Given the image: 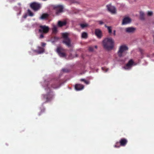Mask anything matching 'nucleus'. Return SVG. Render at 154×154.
<instances>
[{"label":"nucleus","instance_id":"obj_6","mask_svg":"<svg viewBox=\"0 0 154 154\" xmlns=\"http://www.w3.org/2000/svg\"><path fill=\"white\" fill-rule=\"evenodd\" d=\"M53 8L55 11L56 14L57 15L63 11V6L60 5H55Z\"/></svg>","mask_w":154,"mask_h":154},{"label":"nucleus","instance_id":"obj_20","mask_svg":"<svg viewBox=\"0 0 154 154\" xmlns=\"http://www.w3.org/2000/svg\"><path fill=\"white\" fill-rule=\"evenodd\" d=\"M88 37V34L85 32H83L82 34V38H86Z\"/></svg>","mask_w":154,"mask_h":154},{"label":"nucleus","instance_id":"obj_24","mask_svg":"<svg viewBox=\"0 0 154 154\" xmlns=\"http://www.w3.org/2000/svg\"><path fill=\"white\" fill-rule=\"evenodd\" d=\"M52 31L54 33H56L57 32V28L56 26H54L53 29Z\"/></svg>","mask_w":154,"mask_h":154},{"label":"nucleus","instance_id":"obj_33","mask_svg":"<svg viewBox=\"0 0 154 154\" xmlns=\"http://www.w3.org/2000/svg\"><path fill=\"white\" fill-rule=\"evenodd\" d=\"M46 44L45 43H43V42H42V43H41V45L42 47L45 46V45H46Z\"/></svg>","mask_w":154,"mask_h":154},{"label":"nucleus","instance_id":"obj_21","mask_svg":"<svg viewBox=\"0 0 154 154\" xmlns=\"http://www.w3.org/2000/svg\"><path fill=\"white\" fill-rule=\"evenodd\" d=\"M80 81L81 82H84L86 85H88L89 84V81L86 80L85 79H80Z\"/></svg>","mask_w":154,"mask_h":154},{"label":"nucleus","instance_id":"obj_41","mask_svg":"<svg viewBox=\"0 0 154 154\" xmlns=\"http://www.w3.org/2000/svg\"><path fill=\"white\" fill-rule=\"evenodd\" d=\"M18 4L19 5H20V3H18Z\"/></svg>","mask_w":154,"mask_h":154},{"label":"nucleus","instance_id":"obj_18","mask_svg":"<svg viewBox=\"0 0 154 154\" xmlns=\"http://www.w3.org/2000/svg\"><path fill=\"white\" fill-rule=\"evenodd\" d=\"M49 15L47 14H42L40 17V19L42 20H44L47 18L49 16Z\"/></svg>","mask_w":154,"mask_h":154},{"label":"nucleus","instance_id":"obj_22","mask_svg":"<svg viewBox=\"0 0 154 154\" xmlns=\"http://www.w3.org/2000/svg\"><path fill=\"white\" fill-rule=\"evenodd\" d=\"M105 26L107 28L109 33H111L112 32L111 27V26H107L106 25H105Z\"/></svg>","mask_w":154,"mask_h":154},{"label":"nucleus","instance_id":"obj_14","mask_svg":"<svg viewBox=\"0 0 154 154\" xmlns=\"http://www.w3.org/2000/svg\"><path fill=\"white\" fill-rule=\"evenodd\" d=\"M84 88L83 85L81 84H77L75 85V89L76 90L80 91Z\"/></svg>","mask_w":154,"mask_h":154},{"label":"nucleus","instance_id":"obj_9","mask_svg":"<svg viewBox=\"0 0 154 154\" xmlns=\"http://www.w3.org/2000/svg\"><path fill=\"white\" fill-rule=\"evenodd\" d=\"M125 51V45L120 46L117 52L119 57H121L123 56V54Z\"/></svg>","mask_w":154,"mask_h":154},{"label":"nucleus","instance_id":"obj_23","mask_svg":"<svg viewBox=\"0 0 154 154\" xmlns=\"http://www.w3.org/2000/svg\"><path fill=\"white\" fill-rule=\"evenodd\" d=\"M80 26H81V27L82 29L84 28H85L87 27L88 26V24H86V23H85V24H80Z\"/></svg>","mask_w":154,"mask_h":154},{"label":"nucleus","instance_id":"obj_28","mask_svg":"<svg viewBox=\"0 0 154 154\" xmlns=\"http://www.w3.org/2000/svg\"><path fill=\"white\" fill-rule=\"evenodd\" d=\"M45 111V109L43 108L42 109H41L40 112L39 114V115L40 116L41 114L43 112H44Z\"/></svg>","mask_w":154,"mask_h":154},{"label":"nucleus","instance_id":"obj_10","mask_svg":"<svg viewBox=\"0 0 154 154\" xmlns=\"http://www.w3.org/2000/svg\"><path fill=\"white\" fill-rule=\"evenodd\" d=\"M125 145V139H123L120 140L119 142L116 143L114 147L116 148H119L120 146H124Z\"/></svg>","mask_w":154,"mask_h":154},{"label":"nucleus","instance_id":"obj_42","mask_svg":"<svg viewBox=\"0 0 154 154\" xmlns=\"http://www.w3.org/2000/svg\"><path fill=\"white\" fill-rule=\"evenodd\" d=\"M123 68H125V66H123Z\"/></svg>","mask_w":154,"mask_h":154},{"label":"nucleus","instance_id":"obj_15","mask_svg":"<svg viewBox=\"0 0 154 154\" xmlns=\"http://www.w3.org/2000/svg\"><path fill=\"white\" fill-rule=\"evenodd\" d=\"M136 28L133 27H129L126 29V31L128 33H133L135 32Z\"/></svg>","mask_w":154,"mask_h":154},{"label":"nucleus","instance_id":"obj_37","mask_svg":"<svg viewBox=\"0 0 154 154\" xmlns=\"http://www.w3.org/2000/svg\"><path fill=\"white\" fill-rule=\"evenodd\" d=\"M128 48L126 46V51L128 50Z\"/></svg>","mask_w":154,"mask_h":154},{"label":"nucleus","instance_id":"obj_39","mask_svg":"<svg viewBox=\"0 0 154 154\" xmlns=\"http://www.w3.org/2000/svg\"><path fill=\"white\" fill-rule=\"evenodd\" d=\"M95 48H97V46H95Z\"/></svg>","mask_w":154,"mask_h":154},{"label":"nucleus","instance_id":"obj_2","mask_svg":"<svg viewBox=\"0 0 154 154\" xmlns=\"http://www.w3.org/2000/svg\"><path fill=\"white\" fill-rule=\"evenodd\" d=\"M114 42L111 38H106L103 41V47L107 50H112L114 47Z\"/></svg>","mask_w":154,"mask_h":154},{"label":"nucleus","instance_id":"obj_36","mask_svg":"<svg viewBox=\"0 0 154 154\" xmlns=\"http://www.w3.org/2000/svg\"><path fill=\"white\" fill-rule=\"evenodd\" d=\"M113 34L114 35H116V30H114L113 31Z\"/></svg>","mask_w":154,"mask_h":154},{"label":"nucleus","instance_id":"obj_26","mask_svg":"<svg viewBox=\"0 0 154 154\" xmlns=\"http://www.w3.org/2000/svg\"><path fill=\"white\" fill-rule=\"evenodd\" d=\"M153 14V13L152 11H148L147 12V15L149 16H152Z\"/></svg>","mask_w":154,"mask_h":154},{"label":"nucleus","instance_id":"obj_32","mask_svg":"<svg viewBox=\"0 0 154 154\" xmlns=\"http://www.w3.org/2000/svg\"><path fill=\"white\" fill-rule=\"evenodd\" d=\"M44 37V36L43 35V34H41L39 38H43Z\"/></svg>","mask_w":154,"mask_h":154},{"label":"nucleus","instance_id":"obj_35","mask_svg":"<svg viewBox=\"0 0 154 154\" xmlns=\"http://www.w3.org/2000/svg\"><path fill=\"white\" fill-rule=\"evenodd\" d=\"M62 70L63 72H68L67 70L66 69H62Z\"/></svg>","mask_w":154,"mask_h":154},{"label":"nucleus","instance_id":"obj_3","mask_svg":"<svg viewBox=\"0 0 154 154\" xmlns=\"http://www.w3.org/2000/svg\"><path fill=\"white\" fill-rule=\"evenodd\" d=\"M62 36L63 39V43L65 44L68 47H70L71 46V40L68 37V33L66 32L62 33Z\"/></svg>","mask_w":154,"mask_h":154},{"label":"nucleus","instance_id":"obj_30","mask_svg":"<svg viewBox=\"0 0 154 154\" xmlns=\"http://www.w3.org/2000/svg\"><path fill=\"white\" fill-rule=\"evenodd\" d=\"M130 3H132L137 1V0H127Z\"/></svg>","mask_w":154,"mask_h":154},{"label":"nucleus","instance_id":"obj_43","mask_svg":"<svg viewBox=\"0 0 154 154\" xmlns=\"http://www.w3.org/2000/svg\"><path fill=\"white\" fill-rule=\"evenodd\" d=\"M77 56H78L77 55V54H76V57H77Z\"/></svg>","mask_w":154,"mask_h":154},{"label":"nucleus","instance_id":"obj_19","mask_svg":"<svg viewBox=\"0 0 154 154\" xmlns=\"http://www.w3.org/2000/svg\"><path fill=\"white\" fill-rule=\"evenodd\" d=\"M131 19L130 17L126 16V24L130 23L131 22Z\"/></svg>","mask_w":154,"mask_h":154},{"label":"nucleus","instance_id":"obj_4","mask_svg":"<svg viewBox=\"0 0 154 154\" xmlns=\"http://www.w3.org/2000/svg\"><path fill=\"white\" fill-rule=\"evenodd\" d=\"M31 8L35 11L39 10L41 7V4L38 3L34 2L31 3L30 4Z\"/></svg>","mask_w":154,"mask_h":154},{"label":"nucleus","instance_id":"obj_27","mask_svg":"<svg viewBox=\"0 0 154 154\" xmlns=\"http://www.w3.org/2000/svg\"><path fill=\"white\" fill-rule=\"evenodd\" d=\"M102 70H103V71H104L105 72H107L108 71V69L106 68L105 67H102Z\"/></svg>","mask_w":154,"mask_h":154},{"label":"nucleus","instance_id":"obj_40","mask_svg":"<svg viewBox=\"0 0 154 154\" xmlns=\"http://www.w3.org/2000/svg\"><path fill=\"white\" fill-rule=\"evenodd\" d=\"M24 18H26V16H24Z\"/></svg>","mask_w":154,"mask_h":154},{"label":"nucleus","instance_id":"obj_34","mask_svg":"<svg viewBox=\"0 0 154 154\" xmlns=\"http://www.w3.org/2000/svg\"><path fill=\"white\" fill-rule=\"evenodd\" d=\"M99 22L100 25H102L103 24V22L102 21H99Z\"/></svg>","mask_w":154,"mask_h":154},{"label":"nucleus","instance_id":"obj_29","mask_svg":"<svg viewBox=\"0 0 154 154\" xmlns=\"http://www.w3.org/2000/svg\"><path fill=\"white\" fill-rule=\"evenodd\" d=\"M125 24V17H123L122 25H123Z\"/></svg>","mask_w":154,"mask_h":154},{"label":"nucleus","instance_id":"obj_1","mask_svg":"<svg viewBox=\"0 0 154 154\" xmlns=\"http://www.w3.org/2000/svg\"><path fill=\"white\" fill-rule=\"evenodd\" d=\"M44 85L45 89L49 91L46 94H43L42 95V100L44 101V103H46L51 101L54 96L50 88L56 89L59 88L61 82L59 79H49L45 81Z\"/></svg>","mask_w":154,"mask_h":154},{"label":"nucleus","instance_id":"obj_11","mask_svg":"<svg viewBox=\"0 0 154 154\" xmlns=\"http://www.w3.org/2000/svg\"><path fill=\"white\" fill-rule=\"evenodd\" d=\"M95 33L98 38H101L103 36L101 31L99 29H96L95 31Z\"/></svg>","mask_w":154,"mask_h":154},{"label":"nucleus","instance_id":"obj_31","mask_svg":"<svg viewBox=\"0 0 154 154\" xmlns=\"http://www.w3.org/2000/svg\"><path fill=\"white\" fill-rule=\"evenodd\" d=\"M89 51H93V48L92 47H89Z\"/></svg>","mask_w":154,"mask_h":154},{"label":"nucleus","instance_id":"obj_45","mask_svg":"<svg viewBox=\"0 0 154 154\" xmlns=\"http://www.w3.org/2000/svg\"><path fill=\"white\" fill-rule=\"evenodd\" d=\"M43 1H46V0H42Z\"/></svg>","mask_w":154,"mask_h":154},{"label":"nucleus","instance_id":"obj_16","mask_svg":"<svg viewBox=\"0 0 154 154\" xmlns=\"http://www.w3.org/2000/svg\"><path fill=\"white\" fill-rule=\"evenodd\" d=\"M66 24V22L65 21H59L58 22V25L60 27H62L63 26H65Z\"/></svg>","mask_w":154,"mask_h":154},{"label":"nucleus","instance_id":"obj_44","mask_svg":"<svg viewBox=\"0 0 154 154\" xmlns=\"http://www.w3.org/2000/svg\"><path fill=\"white\" fill-rule=\"evenodd\" d=\"M125 142H126V143L127 142V141L126 140V141H125Z\"/></svg>","mask_w":154,"mask_h":154},{"label":"nucleus","instance_id":"obj_5","mask_svg":"<svg viewBox=\"0 0 154 154\" xmlns=\"http://www.w3.org/2000/svg\"><path fill=\"white\" fill-rule=\"evenodd\" d=\"M49 28L48 26L45 25H41L39 26L38 30L39 32L41 33L45 34L47 33L49 31Z\"/></svg>","mask_w":154,"mask_h":154},{"label":"nucleus","instance_id":"obj_7","mask_svg":"<svg viewBox=\"0 0 154 154\" xmlns=\"http://www.w3.org/2000/svg\"><path fill=\"white\" fill-rule=\"evenodd\" d=\"M65 50L61 47H58L57 49V52L59 55L61 57H65L66 54L64 52Z\"/></svg>","mask_w":154,"mask_h":154},{"label":"nucleus","instance_id":"obj_12","mask_svg":"<svg viewBox=\"0 0 154 154\" xmlns=\"http://www.w3.org/2000/svg\"><path fill=\"white\" fill-rule=\"evenodd\" d=\"M37 50H33V51L38 53V54H41L43 53L45 51V49L44 48L40 47H37Z\"/></svg>","mask_w":154,"mask_h":154},{"label":"nucleus","instance_id":"obj_8","mask_svg":"<svg viewBox=\"0 0 154 154\" xmlns=\"http://www.w3.org/2000/svg\"><path fill=\"white\" fill-rule=\"evenodd\" d=\"M108 11L112 14H115L116 13V8L111 5H108L106 6Z\"/></svg>","mask_w":154,"mask_h":154},{"label":"nucleus","instance_id":"obj_13","mask_svg":"<svg viewBox=\"0 0 154 154\" xmlns=\"http://www.w3.org/2000/svg\"><path fill=\"white\" fill-rule=\"evenodd\" d=\"M134 62L132 60H130L126 64V69L129 70L131 68Z\"/></svg>","mask_w":154,"mask_h":154},{"label":"nucleus","instance_id":"obj_25","mask_svg":"<svg viewBox=\"0 0 154 154\" xmlns=\"http://www.w3.org/2000/svg\"><path fill=\"white\" fill-rule=\"evenodd\" d=\"M28 13L30 16H32L33 15V13L29 10H28Z\"/></svg>","mask_w":154,"mask_h":154},{"label":"nucleus","instance_id":"obj_17","mask_svg":"<svg viewBox=\"0 0 154 154\" xmlns=\"http://www.w3.org/2000/svg\"><path fill=\"white\" fill-rule=\"evenodd\" d=\"M140 19L141 20H145L144 14L143 12L141 11L140 12Z\"/></svg>","mask_w":154,"mask_h":154},{"label":"nucleus","instance_id":"obj_38","mask_svg":"<svg viewBox=\"0 0 154 154\" xmlns=\"http://www.w3.org/2000/svg\"><path fill=\"white\" fill-rule=\"evenodd\" d=\"M153 56H154V54H153L152 55V56L151 57H152Z\"/></svg>","mask_w":154,"mask_h":154}]
</instances>
